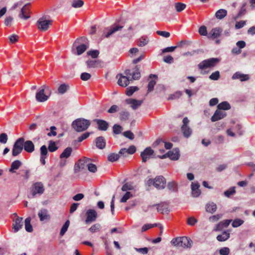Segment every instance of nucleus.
<instances>
[{
  "label": "nucleus",
  "mask_w": 255,
  "mask_h": 255,
  "mask_svg": "<svg viewBox=\"0 0 255 255\" xmlns=\"http://www.w3.org/2000/svg\"><path fill=\"white\" fill-rule=\"evenodd\" d=\"M229 252V249L227 247H224L220 250L219 253L215 252L214 255H228Z\"/></svg>",
  "instance_id": "45"
},
{
  "label": "nucleus",
  "mask_w": 255,
  "mask_h": 255,
  "mask_svg": "<svg viewBox=\"0 0 255 255\" xmlns=\"http://www.w3.org/2000/svg\"><path fill=\"white\" fill-rule=\"evenodd\" d=\"M95 141L96 145L97 148L102 149L105 147L106 140L103 136H100L97 137L96 138Z\"/></svg>",
  "instance_id": "25"
},
{
  "label": "nucleus",
  "mask_w": 255,
  "mask_h": 255,
  "mask_svg": "<svg viewBox=\"0 0 255 255\" xmlns=\"http://www.w3.org/2000/svg\"><path fill=\"white\" fill-rule=\"evenodd\" d=\"M123 28V26H120L118 25L111 27L110 29H109V31L105 35V37L106 38L109 37L113 33H115L118 31L121 30Z\"/></svg>",
  "instance_id": "29"
},
{
  "label": "nucleus",
  "mask_w": 255,
  "mask_h": 255,
  "mask_svg": "<svg viewBox=\"0 0 255 255\" xmlns=\"http://www.w3.org/2000/svg\"><path fill=\"white\" fill-rule=\"evenodd\" d=\"M31 222V218L28 217L25 219L24 223H25V230L28 232H32L33 231L32 227L30 224Z\"/></svg>",
  "instance_id": "37"
},
{
  "label": "nucleus",
  "mask_w": 255,
  "mask_h": 255,
  "mask_svg": "<svg viewBox=\"0 0 255 255\" xmlns=\"http://www.w3.org/2000/svg\"><path fill=\"white\" fill-rule=\"evenodd\" d=\"M155 178H159V180L157 182V184L159 185L160 187H156L157 189H162L164 188L166 184V180L163 176H158L156 177Z\"/></svg>",
  "instance_id": "34"
},
{
  "label": "nucleus",
  "mask_w": 255,
  "mask_h": 255,
  "mask_svg": "<svg viewBox=\"0 0 255 255\" xmlns=\"http://www.w3.org/2000/svg\"><path fill=\"white\" fill-rule=\"evenodd\" d=\"M198 32L201 35L208 36V33H207V28L204 25H202L200 27Z\"/></svg>",
  "instance_id": "56"
},
{
  "label": "nucleus",
  "mask_w": 255,
  "mask_h": 255,
  "mask_svg": "<svg viewBox=\"0 0 255 255\" xmlns=\"http://www.w3.org/2000/svg\"><path fill=\"white\" fill-rule=\"evenodd\" d=\"M155 209L157 213L163 215L168 214L170 212L169 208H156Z\"/></svg>",
  "instance_id": "61"
},
{
  "label": "nucleus",
  "mask_w": 255,
  "mask_h": 255,
  "mask_svg": "<svg viewBox=\"0 0 255 255\" xmlns=\"http://www.w3.org/2000/svg\"><path fill=\"white\" fill-rule=\"evenodd\" d=\"M244 222L242 219H236L233 221L232 225L234 228H237L242 225Z\"/></svg>",
  "instance_id": "54"
},
{
  "label": "nucleus",
  "mask_w": 255,
  "mask_h": 255,
  "mask_svg": "<svg viewBox=\"0 0 255 255\" xmlns=\"http://www.w3.org/2000/svg\"><path fill=\"white\" fill-rule=\"evenodd\" d=\"M19 37L18 35L13 34L8 37L9 42L10 43H14L18 40Z\"/></svg>",
  "instance_id": "63"
},
{
  "label": "nucleus",
  "mask_w": 255,
  "mask_h": 255,
  "mask_svg": "<svg viewBox=\"0 0 255 255\" xmlns=\"http://www.w3.org/2000/svg\"><path fill=\"white\" fill-rule=\"evenodd\" d=\"M219 62L217 58H211L204 60L198 64V67L201 70H204L208 68L214 67Z\"/></svg>",
  "instance_id": "5"
},
{
  "label": "nucleus",
  "mask_w": 255,
  "mask_h": 255,
  "mask_svg": "<svg viewBox=\"0 0 255 255\" xmlns=\"http://www.w3.org/2000/svg\"><path fill=\"white\" fill-rule=\"evenodd\" d=\"M233 79H240L241 81H246L250 79L249 76L247 74H244L240 72L235 73L232 76Z\"/></svg>",
  "instance_id": "26"
},
{
  "label": "nucleus",
  "mask_w": 255,
  "mask_h": 255,
  "mask_svg": "<svg viewBox=\"0 0 255 255\" xmlns=\"http://www.w3.org/2000/svg\"><path fill=\"white\" fill-rule=\"evenodd\" d=\"M48 153L47 147L43 145L40 147V162L43 165L45 164V158Z\"/></svg>",
  "instance_id": "24"
},
{
  "label": "nucleus",
  "mask_w": 255,
  "mask_h": 255,
  "mask_svg": "<svg viewBox=\"0 0 255 255\" xmlns=\"http://www.w3.org/2000/svg\"><path fill=\"white\" fill-rule=\"evenodd\" d=\"M91 125L89 120L84 118H78L73 121L72 128L77 132H81L86 130Z\"/></svg>",
  "instance_id": "2"
},
{
  "label": "nucleus",
  "mask_w": 255,
  "mask_h": 255,
  "mask_svg": "<svg viewBox=\"0 0 255 255\" xmlns=\"http://www.w3.org/2000/svg\"><path fill=\"white\" fill-rule=\"evenodd\" d=\"M125 74L128 77L131 76L132 80H137L140 77L139 67L138 65L135 66L134 71L132 73H131L130 69H127L125 71Z\"/></svg>",
  "instance_id": "11"
},
{
  "label": "nucleus",
  "mask_w": 255,
  "mask_h": 255,
  "mask_svg": "<svg viewBox=\"0 0 255 255\" xmlns=\"http://www.w3.org/2000/svg\"><path fill=\"white\" fill-rule=\"evenodd\" d=\"M48 148L50 152H54L57 150L58 147L56 146L54 141L50 140L49 142Z\"/></svg>",
  "instance_id": "49"
},
{
  "label": "nucleus",
  "mask_w": 255,
  "mask_h": 255,
  "mask_svg": "<svg viewBox=\"0 0 255 255\" xmlns=\"http://www.w3.org/2000/svg\"><path fill=\"white\" fill-rule=\"evenodd\" d=\"M87 218L86 223L87 224L94 222L97 218V213L94 210H88L86 213Z\"/></svg>",
  "instance_id": "19"
},
{
  "label": "nucleus",
  "mask_w": 255,
  "mask_h": 255,
  "mask_svg": "<svg viewBox=\"0 0 255 255\" xmlns=\"http://www.w3.org/2000/svg\"><path fill=\"white\" fill-rule=\"evenodd\" d=\"M91 161H89L88 164L87 165L88 170L91 172L95 173L97 170V166L95 164L91 163Z\"/></svg>",
  "instance_id": "51"
},
{
  "label": "nucleus",
  "mask_w": 255,
  "mask_h": 255,
  "mask_svg": "<svg viewBox=\"0 0 255 255\" xmlns=\"http://www.w3.org/2000/svg\"><path fill=\"white\" fill-rule=\"evenodd\" d=\"M128 76H123L122 74H119L117 77H119L118 81V84L119 86L123 87H127L129 84V77Z\"/></svg>",
  "instance_id": "16"
},
{
  "label": "nucleus",
  "mask_w": 255,
  "mask_h": 255,
  "mask_svg": "<svg viewBox=\"0 0 255 255\" xmlns=\"http://www.w3.org/2000/svg\"><path fill=\"white\" fill-rule=\"evenodd\" d=\"M159 179V178H154V179L149 178L148 179L145 183L146 186L150 187L152 185L154 186L155 187H160L158 184H157V182L159 180H157Z\"/></svg>",
  "instance_id": "35"
},
{
  "label": "nucleus",
  "mask_w": 255,
  "mask_h": 255,
  "mask_svg": "<svg viewBox=\"0 0 255 255\" xmlns=\"http://www.w3.org/2000/svg\"><path fill=\"white\" fill-rule=\"evenodd\" d=\"M11 218L12 219V232L13 233H16L23 227V219L22 218L18 217L16 213L13 214Z\"/></svg>",
  "instance_id": "4"
},
{
  "label": "nucleus",
  "mask_w": 255,
  "mask_h": 255,
  "mask_svg": "<svg viewBox=\"0 0 255 255\" xmlns=\"http://www.w3.org/2000/svg\"><path fill=\"white\" fill-rule=\"evenodd\" d=\"M28 153H31L34 150V145L31 140L24 141L23 137L18 138L14 143L12 150L13 156H16L20 154L23 149Z\"/></svg>",
  "instance_id": "1"
},
{
  "label": "nucleus",
  "mask_w": 255,
  "mask_h": 255,
  "mask_svg": "<svg viewBox=\"0 0 255 255\" xmlns=\"http://www.w3.org/2000/svg\"><path fill=\"white\" fill-rule=\"evenodd\" d=\"M226 113L225 112H223L220 110H217L215 111L214 115L211 117L212 122H216L220 120L226 116Z\"/></svg>",
  "instance_id": "21"
},
{
  "label": "nucleus",
  "mask_w": 255,
  "mask_h": 255,
  "mask_svg": "<svg viewBox=\"0 0 255 255\" xmlns=\"http://www.w3.org/2000/svg\"><path fill=\"white\" fill-rule=\"evenodd\" d=\"M21 165L22 162L20 160H14L11 163L9 171L12 173H15V170H17Z\"/></svg>",
  "instance_id": "27"
},
{
  "label": "nucleus",
  "mask_w": 255,
  "mask_h": 255,
  "mask_svg": "<svg viewBox=\"0 0 255 255\" xmlns=\"http://www.w3.org/2000/svg\"><path fill=\"white\" fill-rule=\"evenodd\" d=\"M134 189V186L129 182H127L125 184H124L122 187V190L124 192H128V191L129 190H133Z\"/></svg>",
  "instance_id": "39"
},
{
  "label": "nucleus",
  "mask_w": 255,
  "mask_h": 255,
  "mask_svg": "<svg viewBox=\"0 0 255 255\" xmlns=\"http://www.w3.org/2000/svg\"><path fill=\"white\" fill-rule=\"evenodd\" d=\"M227 11L224 9H220L217 10L215 13L216 17L218 19H222L226 16Z\"/></svg>",
  "instance_id": "32"
},
{
  "label": "nucleus",
  "mask_w": 255,
  "mask_h": 255,
  "mask_svg": "<svg viewBox=\"0 0 255 255\" xmlns=\"http://www.w3.org/2000/svg\"><path fill=\"white\" fill-rule=\"evenodd\" d=\"M120 157L119 153H110L108 156V161L114 162L115 161H117Z\"/></svg>",
  "instance_id": "38"
},
{
  "label": "nucleus",
  "mask_w": 255,
  "mask_h": 255,
  "mask_svg": "<svg viewBox=\"0 0 255 255\" xmlns=\"http://www.w3.org/2000/svg\"><path fill=\"white\" fill-rule=\"evenodd\" d=\"M84 4V1L82 0H74L71 2V5L74 8L82 7Z\"/></svg>",
  "instance_id": "44"
},
{
  "label": "nucleus",
  "mask_w": 255,
  "mask_h": 255,
  "mask_svg": "<svg viewBox=\"0 0 255 255\" xmlns=\"http://www.w3.org/2000/svg\"><path fill=\"white\" fill-rule=\"evenodd\" d=\"M38 216L41 222H47L51 219L50 214L45 209L40 210L38 213Z\"/></svg>",
  "instance_id": "12"
},
{
  "label": "nucleus",
  "mask_w": 255,
  "mask_h": 255,
  "mask_svg": "<svg viewBox=\"0 0 255 255\" xmlns=\"http://www.w3.org/2000/svg\"><path fill=\"white\" fill-rule=\"evenodd\" d=\"M45 90L50 92V90L48 86H43L42 89L36 94V99L38 102H43L48 99V96L44 94Z\"/></svg>",
  "instance_id": "9"
},
{
  "label": "nucleus",
  "mask_w": 255,
  "mask_h": 255,
  "mask_svg": "<svg viewBox=\"0 0 255 255\" xmlns=\"http://www.w3.org/2000/svg\"><path fill=\"white\" fill-rule=\"evenodd\" d=\"M52 20H45L43 18H39L36 22L37 28L42 31H47L52 25Z\"/></svg>",
  "instance_id": "7"
},
{
  "label": "nucleus",
  "mask_w": 255,
  "mask_h": 255,
  "mask_svg": "<svg viewBox=\"0 0 255 255\" xmlns=\"http://www.w3.org/2000/svg\"><path fill=\"white\" fill-rule=\"evenodd\" d=\"M217 109L220 110H228L231 109V106L228 102L225 101L218 104Z\"/></svg>",
  "instance_id": "36"
},
{
  "label": "nucleus",
  "mask_w": 255,
  "mask_h": 255,
  "mask_svg": "<svg viewBox=\"0 0 255 255\" xmlns=\"http://www.w3.org/2000/svg\"><path fill=\"white\" fill-rule=\"evenodd\" d=\"M155 84H156V81L154 80H151L149 82V83L148 84V86H147V89H148L147 92L148 93H149V92H151L152 91H153Z\"/></svg>",
  "instance_id": "60"
},
{
  "label": "nucleus",
  "mask_w": 255,
  "mask_h": 255,
  "mask_svg": "<svg viewBox=\"0 0 255 255\" xmlns=\"http://www.w3.org/2000/svg\"><path fill=\"white\" fill-rule=\"evenodd\" d=\"M168 189L173 192H175L177 190V184L175 182H169L167 184Z\"/></svg>",
  "instance_id": "53"
},
{
  "label": "nucleus",
  "mask_w": 255,
  "mask_h": 255,
  "mask_svg": "<svg viewBox=\"0 0 255 255\" xmlns=\"http://www.w3.org/2000/svg\"><path fill=\"white\" fill-rule=\"evenodd\" d=\"M179 150L178 148H174L172 150L169 151L166 153L159 156V158L161 159H164L167 157H169L172 160H178L179 158Z\"/></svg>",
  "instance_id": "8"
},
{
  "label": "nucleus",
  "mask_w": 255,
  "mask_h": 255,
  "mask_svg": "<svg viewBox=\"0 0 255 255\" xmlns=\"http://www.w3.org/2000/svg\"><path fill=\"white\" fill-rule=\"evenodd\" d=\"M72 148L71 147L66 148L62 153L60 155V158L62 159L64 158H68L71 154Z\"/></svg>",
  "instance_id": "31"
},
{
  "label": "nucleus",
  "mask_w": 255,
  "mask_h": 255,
  "mask_svg": "<svg viewBox=\"0 0 255 255\" xmlns=\"http://www.w3.org/2000/svg\"><path fill=\"white\" fill-rule=\"evenodd\" d=\"M87 55L91 56L93 58H96L99 55V51L98 50H90L87 52Z\"/></svg>",
  "instance_id": "57"
},
{
  "label": "nucleus",
  "mask_w": 255,
  "mask_h": 255,
  "mask_svg": "<svg viewBox=\"0 0 255 255\" xmlns=\"http://www.w3.org/2000/svg\"><path fill=\"white\" fill-rule=\"evenodd\" d=\"M138 89L137 87H130L127 89L126 95L128 96H130L134 92L137 91Z\"/></svg>",
  "instance_id": "52"
},
{
  "label": "nucleus",
  "mask_w": 255,
  "mask_h": 255,
  "mask_svg": "<svg viewBox=\"0 0 255 255\" xmlns=\"http://www.w3.org/2000/svg\"><path fill=\"white\" fill-rule=\"evenodd\" d=\"M136 151V147L134 145L130 146L128 148H122L119 152L120 155L125 157L128 154H133Z\"/></svg>",
  "instance_id": "14"
},
{
  "label": "nucleus",
  "mask_w": 255,
  "mask_h": 255,
  "mask_svg": "<svg viewBox=\"0 0 255 255\" xmlns=\"http://www.w3.org/2000/svg\"><path fill=\"white\" fill-rule=\"evenodd\" d=\"M186 4L181 2H176L175 3V7L177 12H181L186 8Z\"/></svg>",
  "instance_id": "47"
},
{
  "label": "nucleus",
  "mask_w": 255,
  "mask_h": 255,
  "mask_svg": "<svg viewBox=\"0 0 255 255\" xmlns=\"http://www.w3.org/2000/svg\"><path fill=\"white\" fill-rule=\"evenodd\" d=\"M230 237V234L228 231H224L221 235L217 237V240L219 242H224L227 240Z\"/></svg>",
  "instance_id": "30"
},
{
  "label": "nucleus",
  "mask_w": 255,
  "mask_h": 255,
  "mask_svg": "<svg viewBox=\"0 0 255 255\" xmlns=\"http://www.w3.org/2000/svg\"><path fill=\"white\" fill-rule=\"evenodd\" d=\"M100 227H101V226L100 224H94V225H93L92 226H91L89 228V231L92 233H95L100 230Z\"/></svg>",
  "instance_id": "62"
},
{
  "label": "nucleus",
  "mask_w": 255,
  "mask_h": 255,
  "mask_svg": "<svg viewBox=\"0 0 255 255\" xmlns=\"http://www.w3.org/2000/svg\"><path fill=\"white\" fill-rule=\"evenodd\" d=\"M154 153V150L148 147L145 148V149L141 152L140 156L142 158V161L145 162L147 159H149L152 155Z\"/></svg>",
  "instance_id": "13"
},
{
  "label": "nucleus",
  "mask_w": 255,
  "mask_h": 255,
  "mask_svg": "<svg viewBox=\"0 0 255 255\" xmlns=\"http://www.w3.org/2000/svg\"><path fill=\"white\" fill-rule=\"evenodd\" d=\"M123 135L125 137H126L127 138H128L130 140L133 139L134 137V135L133 133L131 131H129V130L125 131L123 133Z\"/></svg>",
  "instance_id": "64"
},
{
  "label": "nucleus",
  "mask_w": 255,
  "mask_h": 255,
  "mask_svg": "<svg viewBox=\"0 0 255 255\" xmlns=\"http://www.w3.org/2000/svg\"><path fill=\"white\" fill-rule=\"evenodd\" d=\"M132 197V194L130 192H127L121 198L120 201L121 203H125L128 199Z\"/></svg>",
  "instance_id": "46"
},
{
  "label": "nucleus",
  "mask_w": 255,
  "mask_h": 255,
  "mask_svg": "<svg viewBox=\"0 0 255 255\" xmlns=\"http://www.w3.org/2000/svg\"><path fill=\"white\" fill-rule=\"evenodd\" d=\"M86 64L89 68H95L101 65V61L99 60H89L87 61Z\"/></svg>",
  "instance_id": "33"
},
{
  "label": "nucleus",
  "mask_w": 255,
  "mask_h": 255,
  "mask_svg": "<svg viewBox=\"0 0 255 255\" xmlns=\"http://www.w3.org/2000/svg\"><path fill=\"white\" fill-rule=\"evenodd\" d=\"M122 129V127L119 125L115 124L113 126V132L116 134H120L121 132Z\"/></svg>",
  "instance_id": "58"
},
{
  "label": "nucleus",
  "mask_w": 255,
  "mask_h": 255,
  "mask_svg": "<svg viewBox=\"0 0 255 255\" xmlns=\"http://www.w3.org/2000/svg\"><path fill=\"white\" fill-rule=\"evenodd\" d=\"M220 72L218 71L212 73L209 76V78L212 80H218L220 78Z\"/></svg>",
  "instance_id": "59"
},
{
  "label": "nucleus",
  "mask_w": 255,
  "mask_h": 255,
  "mask_svg": "<svg viewBox=\"0 0 255 255\" xmlns=\"http://www.w3.org/2000/svg\"><path fill=\"white\" fill-rule=\"evenodd\" d=\"M246 5V3H244L243 4L241 10H240V11L239 12V13H238L237 16L234 18L235 20H236L237 19L240 18V17H241L242 16H243V15H244L245 14V13L246 12V9L245 8Z\"/></svg>",
  "instance_id": "48"
},
{
  "label": "nucleus",
  "mask_w": 255,
  "mask_h": 255,
  "mask_svg": "<svg viewBox=\"0 0 255 255\" xmlns=\"http://www.w3.org/2000/svg\"><path fill=\"white\" fill-rule=\"evenodd\" d=\"M181 129L184 136L188 137L191 134L192 130L188 126L186 127V128H183V127H181Z\"/></svg>",
  "instance_id": "50"
},
{
  "label": "nucleus",
  "mask_w": 255,
  "mask_h": 255,
  "mask_svg": "<svg viewBox=\"0 0 255 255\" xmlns=\"http://www.w3.org/2000/svg\"><path fill=\"white\" fill-rule=\"evenodd\" d=\"M93 122L97 123L98 128L100 130L106 131L109 128V123L104 120L95 119L93 120Z\"/></svg>",
  "instance_id": "15"
},
{
  "label": "nucleus",
  "mask_w": 255,
  "mask_h": 255,
  "mask_svg": "<svg viewBox=\"0 0 255 255\" xmlns=\"http://www.w3.org/2000/svg\"><path fill=\"white\" fill-rule=\"evenodd\" d=\"M69 86L66 84H63L59 86L58 88V92L60 94H64L69 89Z\"/></svg>",
  "instance_id": "40"
},
{
  "label": "nucleus",
  "mask_w": 255,
  "mask_h": 255,
  "mask_svg": "<svg viewBox=\"0 0 255 255\" xmlns=\"http://www.w3.org/2000/svg\"><path fill=\"white\" fill-rule=\"evenodd\" d=\"M157 224H145L144 225L142 228H141V232H145L146 231H147V230L150 229V228H153V227H157Z\"/></svg>",
  "instance_id": "55"
},
{
  "label": "nucleus",
  "mask_w": 255,
  "mask_h": 255,
  "mask_svg": "<svg viewBox=\"0 0 255 255\" xmlns=\"http://www.w3.org/2000/svg\"><path fill=\"white\" fill-rule=\"evenodd\" d=\"M232 221V220H225L219 222L216 225L214 230L215 231H219L222 230L223 228L228 227Z\"/></svg>",
  "instance_id": "23"
},
{
  "label": "nucleus",
  "mask_w": 255,
  "mask_h": 255,
  "mask_svg": "<svg viewBox=\"0 0 255 255\" xmlns=\"http://www.w3.org/2000/svg\"><path fill=\"white\" fill-rule=\"evenodd\" d=\"M44 186L41 182H36L32 186L31 192L32 196H34L37 194L41 195L44 192Z\"/></svg>",
  "instance_id": "10"
},
{
  "label": "nucleus",
  "mask_w": 255,
  "mask_h": 255,
  "mask_svg": "<svg viewBox=\"0 0 255 255\" xmlns=\"http://www.w3.org/2000/svg\"><path fill=\"white\" fill-rule=\"evenodd\" d=\"M171 243L174 246L190 248L191 247L192 241L186 237H182L173 239Z\"/></svg>",
  "instance_id": "3"
},
{
  "label": "nucleus",
  "mask_w": 255,
  "mask_h": 255,
  "mask_svg": "<svg viewBox=\"0 0 255 255\" xmlns=\"http://www.w3.org/2000/svg\"><path fill=\"white\" fill-rule=\"evenodd\" d=\"M70 225V221L69 220H67L65 224L63 225L60 232V236L62 237L64 235L65 233L67 232L68 228Z\"/></svg>",
  "instance_id": "41"
},
{
  "label": "nucleus",
  "mask_w": 255,
  "mask_h": 255,
  "mask_svg": "<svg viewBox=\"0 0 255 255\" xmlns=\"http://www.w3.org/2000/svg\"><path fill=\"white\" fill-rule=\"evenodd\" d=\"M87 49V46L85 44H81L76 47L78 55H81Z\"/></svg>",
  "instance_id": "43"
},
{
  "label": "nucleus",
  "mask_w": 255,
  "mask_h": 255,
  "mask_svg": "<svg viewBox=\"0 0 255 255\" xmlns=\"http://www.w3.org/2000/svg\"><path fill=\"white\" fill-rule=\"evenodd\" d=\"M29 5V4H26L22 7L18 15L19 18L25 20L30 18Z\"/></svg>",
  "instance_id": "17"
},
{
  "label": "nucleus",
  "mask_w": 255,
  "mask_h": 255,
  "mask_svg": "<svg viewBox=\"0 0 255 255\" xmlns=\"http://www.w3.org/2000/svg\"><path fill=\"white\" fill-rule=\"evenodd\" d=\"M89 161H91V159L86 157H84L82 159H79L75 165V172L77 173L81 170L85 169L87 167V165L88 164Z\"/></svg>",
  "instance_id": "6"
},
{
  "label": "nucleus",
  "mask_w": 255,
  "mask_h": 255,
  "mask_svg": "<svg viewBox=\"0 0 255 255\" xmlns=\"http://www.w3.org/2000/svg\"><path fill=\"white\" fill-rule=\"evenodd\" d=\"M126 104L131 105L133 110H136L143 103L142 100H137L133 99H128L126 100Z\"/></svg>",
  "instance_id": "20"
},
{
  "label": "nucleus",
  "mask_w": 255,
  "mask_h": 255,
  "mask_svg": "<svg viewBox=\"0 0 255 255\" xmlns=\"http://www.w3.org/2000/svg\"><path fill=\"white\" fill-rule=\"evenodd\" d=\"M148 39L145 37H141L139 38L137 42V44L138 46L143 47L146 45L148 43Z\"/></svg>",
  "instance_id": "42"
},
{
  "label": "nucleus",
  "mask_w": 255,
  "mask_h": 255,
  "mask_svg": "<svg viewBox=\"0 0 255 255\" xmlns=\"http://www.w3.org/2000/svg\"><path fill=\"white\" fill-rule=\"evenodd\" d=\"M200 186V184L198 183H192L191 187L192 195L193 197H197L200 195L201 191L199 189Z\"/></svg>",
  "instance_id": "22"
},
{
  "label": "nucleus",
  "mask_w": 255,
  "mask_h": 255,
  "mask_svg": "<svg viewBox=\"0 0 255 255\" xmlns=\"http://www.w3.org/2000/svg\"><path fill=\"white\" fill-rule=\"evenodd\" d=\"M222 32V29L221 27H217L213 28L208 34V38L214 39L219 37Z\"/></svg>",
  "instance_id": "18"
},
{
  "label": "nucleus",
  "mask_w": 255,
  "mask_h": 255,
  "mask_svg": "<svg viewBox=\"0 0 255 255\" xmlns=\"http://www.w3.org/2000/svg\"><path fill=\"white\" fill-rule=\"evenodd\" d=\"M119 115V119L122 122H126L128 121L130 116L129 112L126 110L120 112Z\"/></svg>",
  "instance_id": "28"
}]
</instances>
